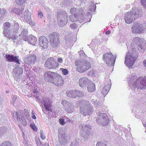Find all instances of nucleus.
Masks as SVG:
<instances>
[{
    "instance_id": "338daca9",
    "label": "nucleus",
    "mask_w": 146,
    "mask_h": 146,
    "mask_svg": "<svg viewBox=\"0 0 146 146\" xmlns=\"http://www.w3.org/2000/svg\"><path fill=\"white\" fill-rule=\"evenodd\" d=\"M1 13H2L3 15L5 14L6 13V11L5 10H1Z\"/></svg>"
},
{
    "instance_id": "37998d69",
    "label": "nucleus",
    "mask_w": 146,
    "mask_h": 146,
    "mask_svg": "<svg viewBox=\"0 0 146 146\" xmlns=\"http://www.w3.org/2000/svg\"><path fill=\"white\" fill-rule=\"evenodd\" d=\"M60 70L62 71L63 74L64 75H66L68 73V71L66 69L62 68H60Z\"/></svg>"
},
{
    "instance_id": "f704fd0d",
    "label": "nucleus",
    "mask_w": 146,
    "mask_h": 146,
    "mask_svg": "<svg viewBox=\"0 0 146 146\" xmlns=\"http://www.w3.org/2000/svg\"><path fill=\"white\" fill-rule=\"evenodd\" d=\"M0 135H1L4 134L7 131V128L6 127H3L0 128Z\"/></svg>"
},
{
    "instance_id": "603ef678",
    "label": "nucleus",
    "mask_w": 146,
    "mask_h": 146,
    "mask_svg": "<svg viewBox=\"0 0 146 146\" xmlns=\"http://www.w3.org/2000/svg\"><path fill=\"white\" fill-rule=\"evenodd\" d=\"M59 122L60 124L62 125H64L65 124L64 120L62 119H59Z\"/></svg>"
},
{
    "instance_id": "69168bd1",
    "label": "nucleus",
    "mask_w": 146,
    "mask_h": 146,
    "mask_svg": "<svg viewBox=\"0 0 146 146\" xmlns=\"http://www.w3.org/2000/svg\"><path fill=\"white\" fill-rule=\"evenodd\" d=\"M38 92L37 91V90L36 89H34L33 90V93L34 94H37Z\"/></svg>"
},
{
    "instance_id": "393cba45",
    "label": "nucleus",
    "mask_w": 146,
    "mask_h": 146,
    "mask_svg": "<svg viewBox=\"0 0 146 146\" xmlns=\"http://www.w3.org/2000/svg\"><path fill=\"white\" fill-rule=\"evenodd\" d=\"M23 73V70L21 68H15L13 71V73L15 76L21 75Z\"/></svg>"
},
{
    "instance_id": "13d9d810",
    "label": "nucleus",
    "mask_w": 146,
    "mask_h": 146,
    "mask_svg": "<svg viewBox=\"0 0 146 146\" xmlns=\"http://www.w3.org/2000/svg\"><path fill=\"white\" fill-rule=\"evenodd\" d=\"M23 36V40H25V41H26L27 40H28V37L27 36V35H25L24 36Z\"/></svg>"
},
{
    "instance_id": "2eb2a0df",
    "label": "nucleus",
    "mask_w": 146,
    "mask_h": 146,
    "mask_svg": "<svg viewBox=\"0 0 146 146\" xmlns=\"http://www.w3.org/2000/svg\"><path fill=\"white\" fill-rule=\"evenodd\" d=\"M125 22L129 24L131 23L133 20H135V19L131 13V11L127 12L124 18Z\"/></svg>"
},
{
    "instance_id": "6ab92c4d",
    "label": "nucleus",
    "mask_w": 146,
    "mask_h": 146,
    "mask_svg": "<svg viewBox=\"0 0 146 146\" xmlns=\"http://www.w3.org/2000/svg\"><path fill=\"white\" fill-rule=\"evenodd\" d=\"M59 141L61 145H64L67 143L68 139L66 135L64 133L60 134L59 135Z\"/></svg>"
},
{
    "instance_id": "20e7f679",
    "label": "nucleus",
    "mask_w": 146,
    "mask_h": 146,
    "mask_svg": "<svg viewBox=\"0 0 146 146\" xmlns=\"http://www.w3.org/2000/svg\"><path fill=\"white\" fill-rule=\"evenodd\" d=\"M12 114L15 121H18L19 119L24 126L27 125V122L24 117L22 111L20 110L17 111H13L12 113Z\"/></svg>"
},
{
    "instance_id": "7c9ffc66",
    "label": "nucleus",
    "mask_w": 146,
    "mask_h": 146,
    "mask_svg": "<svg viewBox=\"0 0 146 146\" xmlns=\"http://www.w3.org/2000/svg\"><path fill=\"white\" fill-rule=\"evenodd\" d=\"M140 40L141 38L139 37H136L133 39L131 42V45L133 46L136 44H139L140 43Z\"/></svg>"
},
{
    "instance_id": "4468645a",
    "label": "nucleus",
    "mask_w": 146,
    "mask_h": 146,
    "mask_svg": "<svg viewBox=\"0 0 146 146\" xmlns=\"http://www.w3.org/2000/svg\"><path fill=\"white\" fill-rule=\"evenodd\" d=\"M39 45L42 48L47 49L48 46V41L47 38L44 36H40L39 38Z\"/></svg>"
},
{
    "instance_id": "412c9836",
    "label": "nucleus",
    "mask_w": 146,
    "mask_h": 146,
    "mask_svg": "<svg viewBox=\"0 0 146 146\" xmlns=\"http://www.w3.org/2000/svg\"><path fill=\"white\" fill-rule=\"evenodd\" d=\"M57 74L55 72H52L51 71H47L44 74V76L45 79L48 80L50 82V80L56 76Z\"/></svg>"
},
{
    "instance_id": "aec40b11",
    "label": "nucleus",
    "mask_w": 146,
    "mask_h": 146,
    "mask_svg": "<svg viewBox=\"0 0 146 146\" xmlns=\"http://www.w3.org/2000/svg\"><path fill=\"white\" fill-rule=\"evenodd\" d=\"M133 15L136 19L140 17L142 15V11L140 9L136 8H132V11H131Z\"/></svg>"
},
{
    "instance_id": "6e6d98bb",
    "label": "nucleus",
    "mask_w": 146,
    "mask_h": 146,
    "mask_svg": "<svg viewBox=\"0 0 146 146\" xmlns=\"http://www.w3.org/2000/svg\"><path fill=\"white\" fill-rule=\"evenodd\" d=\"M38 17L40 18H42L43 16L42 13L40 11L38 12Z\"/></svg>"
},
{
    "instance_id": "9b49d317",
    "label": "nucleus",
    "mask_w": 146,
    "mask_h": 146,
    "mask_svg": "<svg viewBox=\"0 0 146 146\" xmlns=\"http://www.w3.org/2000/svg\"><path fill=\"white\" fill-rule=\"evenodd\" d=\"M145 25L139 23L134 24L132 27V30L134 33H141L145 30Z\"/></svg>"
},
{
    "instance_id": "79ce46f5",
    "label": "nucleus",
    "mask_w": 146,
    "mask_h": 146,
    "mask_svg": "<svg viewBox=\"0 0 146 146\" xmlns=\"http://www.w3.org/2000/svg\"><path fill=\"white\" fill-rule=\"evenodd\" d=\"M144 46V45H146V41L143 39H141L140 40V43H139Z\"/></svg>"
},
{
    "instance_id": "c85d7f7f",
    "label": "nucleus",
    "mask_w": 146,
    "mask_h": 146,
    "mask_svg": "<svg viewBox=\"0 0 146 146\" xmlns=\"http://www.w3.org/2000/svg\"><path fill=\"white\" fill-rule=\"evenodd\" d=\"M87 87L88 90L89 92H92L96 90L95 85L94 83H90L89 84Z\"/></svg>"
},
{
    "instance_id": "f257e3e1",
    "label": "nucleus",
    "mask_w": 146,
    "mask_h": 146,
    "mask_svg": "<svg viewBox=\"0 0 146 146\" xmlns=\"http://www.w3.org/2000/svg\"><path fill=\"white\" fill-rule=\"evenodd\" d=\"M77 70L80 73H84L91 68L90 62L86 60H78L75 62Z\"/></svg>"
},
{
    "instance_id": "a211bd4d",
    "label": "nucleus",
    "mask_w": 146,
    "mask_h": 146,
    "mask_svg": "<svg viewBox=\"0 0 146 146\" xmlns=\"http://www.w3.org/2000/svg\"><path fill=\"white\" fill-rule=\"evenodd\" d=\"M90 83V81L88 78L86 77H82L80 78L79 81L80 86L82 88H84L86 85Z\"/></svg>"
},
{
    "instance_id": "e433bc0d",
    "label": "nucleus",
    "mask_w": 146,
    "mask_h": 146,
    "mask_svg": "<svg viewBox=\"0 0 146 146\" xmlns=\"http://www.w3.org/2000/svg\"><path fill=\"white\" fill-rule=\"evenodd\" d=\"M4 29H7L9 28L11 26L9 22L6 23L4 24Z\"/></svg>"
},
{
    "instance_id": "3c124183",
    "label": "nucleus",
    "mask_w": 146,
    "mask_h": 146,
    "mask_svg": "<svg viewBox=\"0 0 146 146\" xmlns=\"http://www.w3.org/2000/svg\"><path fill=\"white\" fill-rule=\"evenodd\" d=\"M14 97V98L15 99V100L14 102L13 105L15 106H17V101H18V100L17 99V97L16 96H15Z\"/></svg>"
},
{
    "instance_id": "052dcab7",
    "label": "nucleus",
    "mask_w": 146,
    "mask_h": 146,
    "mask_svg": "<svg viewBox=\"0 0 146 146\" xmlns=\"http://www.w3.org/2000/svg\"><path fill=\"white\" fill-rule=\"evenodd\" d=\"M23 143L24 146H28V143L26 141L25 139H24L23 140Z\"/></svg>"
},
{
    "instance_id": "f8f14e48",
    "label": "nucleus",
    "mask_w": 146,
    "mask_h": 146,
    "mask_svg": "<svg viewBox=\"0 0 146 146\" xmlns=\"http://www.w3.org/2000/svg\"><path fill=\"white\" fill-rule=\"evenodd\" d=\"M141 77H139L135 80H133L129 82V85L130 88L132 90H135V88L141 89L140 81Z\"/></svg>"
},
{
    "instance_id": "473e14b6",
    "label": "nucleus",
    "mask_w": 146,
    "mask_h": 146,
    "mask_svg": "<svg viewBox=\"0 0 146 146\" xmlns=\"http://www.w3.org/2000/svg\"><path fill=\"white\" fill-rule=\"evenodd\" d=\"M3 34L4 35L7 37L9 39H10L11 34L10 31L8 29H5L3 32Z\"/></svg>"
},
{
    "instance_id": "5701e85b",
    "label": "nucleus",
    "mask_w": 146,
    "mask_h": 146,
    "mask_svg": "<svg viewBox=\"0 0 146 146\" xmlns=\"http://www.w3.org/2000/svg\"><path fill=\"white\" fill-rule=\"evenodd\" d=\"M31 13L28 11H25V12L24 19L27 23L30 25H33V24L31 21Z\"/></svg>"
},
{
    "instance_id": "72a5a7b5",
    "label": "nucleus",
    "mask_w": 146,
    "mask_h": 146,
    "mask_svg": "<svg viewBox=\"0 0 146 146\" xmlns=\"http://www.w3.org/2000/svg\"><path fill=\"white\" fill-rule=\"evenodd\" d=\"M35 140L36 144L38 146H43V144L40 140L39 138L38 137H36Z\"/></svg>"
},
{
    "instance_id": "5fc2aeb1",
    "label": "nucleus",
    "mask_w": 146,
    "mask_h": 146,
    "mask_svg": "<svg viewBox=\"0 0 146 146\" xmlns=\"http://www.w3.org/2000/svg\"><path fill=\"white\" fill-rule=\"evenodd\" d=\"M14 27L15 28V29L16 30H17L19 29V25H18V23H15L14 24Z\"/></svg>"
},
{
    "instance_id": "bb28decb",
    "label": "nucleus",
    "mask_w": 146,
    "mask_h": 146,
    "mask_svg": "<svg viewBox=\"0 0 146 146\" xmlns=\"http://www.w3.org/2000/svg\"><path fill=\"white\" fill-rule=\"evenodd\" d=\"M140 84L141 90H143L146 88V76L144 77L143 78H141Z\"/></svg>"
},
{
    "instance_id": "4be33fe9",
    "label": "nucleus",
    "mask_w": 146,
    "mask_h": 146,
    "mask_svg": "<svg viewBox=\"0 0 146 146\" xmlns=\"http://www.w3.org/2000/svg\"><path fill=\"white\" fill-rule=\"evenodd\" d=\"M67 102L66 101H64L62 102V104L65 108L66 110L68 113H71L73 111L74 107L72 105L68 103L67 105H64L66 104Z\"/></svg>"
},
{
    "instance_id": "4d7b16f0",
    "label": "nucleus",
    "mask_w": 146,
    "mask_h": 146,
    "mask_svg": "<svg viewBox=\"0 0 146 146\" xmlns=\"http://www.w3.org/2000/svg\"><path fill=\"white\" fill-rule=\"evenodd\" d=\"M17 38V36L15 35H12V36L11 35L10 39L13 40H15Z\"/></svg>"
},
{
    "instance_id": "c03bdc74",
    "label": "nucleus",
    "mask_w": 146,
    "mask_h": 146,
    "mask_svg": "<svg viewBox=\"0 0 146 146\" xmlns=\"http://www.w3.org/2000/svg\"><path fill=\"white\" fill-rule=\"evenodd\" d=\"M76 96H83V93L81 91H78L76 90Z\"/></svg>"
},
{
    "instance_id": "cd10ccee",
    "label": "nucleus",
    "mask_w": 146,
    "mask_h": 146,
    "mask_svg": "<svg viewBox=\"0 0 146 146\" xmlns=\"http://www.w3.org/2000/svg\"><path fill=\"white\" fill-rule=\"evenodd\" d=\"M37 42L36 38L34 36H32L29 37L28 42L31 44L35 45Z\"/></svg>"
},
{
    "instance_id": "0eeeda50",
    "label": "nucleus",
    "mask_w": 146,
    "mask_h": 146,
    "mask_svg": "<svg viewBox=\"0 0 146 146\" xmlns=\"http://www.w3.org/2000/svg\"><path fill=\"white\" fill-rule=\"evenodd\" d=\"M56 59L50 57L46 60L45 63V66L48 68L54 69L58 66V64L56 62Z\"/></svg>"
},
{
    "instance_id": "7ed1b4c3",
    "label": "nucleus",
    "mask_w": 146,
    "mask_h": 146,
    "mask_svg": "<svg viewBox=\"0 0 146 146\" xmlns=\"http://www.w3.org/2000/svg\"><path fill=\"white\" fill-rule=\"evenodd\" d=\"M129 50L126 55L125 64L129 68H131L136 60V58L133 55L132 50Z\"/></svg>"
},
{
    "instance_id": "a18cd8bd",
    "label": "nucleus",
    "mask_w": 146,
    "mask_h": 146,
    "mask_svg": "<svg viewBox=\"0 0 146 146\" xmlns=\"http://www.w3.org/2000/svg\"><path fill=\"white\" fill-rule=\"evenodd\" d=\"M40 138L42 139H45L46 137L44 134L43 133V132L41 131L40 132Z\"/></svg>"
},
{
    "instance_id": "39448f33",
    "label": "nucleus",
    "mask_w": 146,
    "mask_h": 146,
    "mask_svg": "<svg viewBox=\"0 0 146 146\" xmlns=\"http://www.w3.org/2000/svg\"><path fill=\"white\" fill-rule=\"evenodd\" d=\"M59 35L57 33H54L50 36V42L52 47L57 48L60 45V40L59 39Z\"/></svg>"
},
{
    "instance_id": "1a4fd4ad",
    "label": "nucleus",
    "mask_w": 146,
    "mask_h": 146,
    "mask_svg": "<svg viewBox=\"0 0 146 146\" xmlns=\"http://www.w3.org/2000/svg\"><path fill=\"white\" fill-rule=\"evenodd\" d=\"M57 18L58 24L60 27H63L66 25V23H67L68 19L67 14L65 12L58 13Z\"/></svg>"
},
{
    "instance_id": "2f4dec72",
    "label": "nucleus",
    "mask_w": 146,
    "mask_h": 146,
    "mask_svg": "<svg viewBox=\"0 0 146 146\" xmlns=\"http://www.w3.org/2000/svg\"><path fill=\"white\" fill-rule=\"evenodd\" d=\"M78 18L77 15L74 14L70 15L69 17V20L71 22L76 21L78 20Z\"/></svg>"
},
{
    "instance_id": "680f3d73",
    "label": "nucleus",
    "mask_w": 146,
    "mask_h": 146,
    "mask_svg": "<svg viewBox=\"0 0 146 146\" xmlns=\"http://www.w3.org/2000/svg\"><path fill=\"white\" fill-rule=\"evenodd\" d=\"M76 10L75 8H73L70 9V12L72 13H73L75 12L76 11Z\"/></svg>"
},
{
    "instance_id": "bf43d9fd",
    "label": "nucleus",
    "mask_w": 146,
    "mask_h": 146,
    "mask_svg": "<svg viewBox=\"0 0 146 146\" xmlns=\"http://www.w3.org/2000/svg\"><path fill=\"white\" fill-rule=\"evenodd\" d=\"M31 116L32 118L33 119H36V117L35 115L34 111H32V112H31Z\"/></svg>"
},
{
    "instance_id": "4c0bfd02",
    "label": "nucleus",
    "mask_w": 146,
    "mask_h": 146,
    "mask_svg": "<svg viewBox=\"0 0 146 146\" xmlns=\"http://www.w3.org/2000/svg\"><path fill=\"white\" fill-rule=\"evenodd\" d=\"M11 143L8 141H5L3 142L0 146H11Z\"/></svg>"
},
{
    "instance_id": "c9c22d12",
    "label": "nucleus",
    "mask_w": 146,
    "mask_h": 146,
    "mask_svg": "<svg viewBox=\"0 0 146 146\" xmlns=\"http://www.w3.org/2000/svg\"><path fill=\"white\" fill-rule=\"evenodd\" d=\"M16 2L18 5L23 4L27 3L26 0H16Z\"/></svg>"
},
{
    "instance_id": "58836bf2",
    "label": "nucleus",
    "mask_w": 146,
    "mask_h": 146,
    "mask_svg": "<svg viewBox=\"0 0 146 146\" xmlns=\"http://www.w3.org/2000/svg\"><path fill=\"white\" fill-rule=\"evenodd\" d=\"M138 49L140 51H143L144 50V49L143 48V46L141 44H138Z\"/></svg>"
},
{
    "instance_id": "864d4df0",
    "label": "nucleus",
    "mask_w": 146,
    "mask_h": 146,
    "mask_svg": "<svg viewBox=\"0 0 146 146\" xmlns=\"http://www.w3.org/2000/svg\"><path fill=\"white\" fill-rule=\"evenodd\" d=\"M70 27L73 29H75L77 28V25L75 23L71 24L70 25Z\"/></svg>"
},
{
    "instance_id": "9d476101",
    "label": "nucleus",
    "mask_w": 146,
    "mask_h": 146,
    "mask_svg": "<svg viewBox=\"0 0 146 146\" xmlns=\"http://www.w3.org/2000/svg\"><path fill=\"white\" fill-rule=\"evenodd\" d=\"M92 128L91 126L87 125H85L84 124H81L79 125V128L81 130L80 135L84 137H86L89 135L90 132L89 130Z\"/></svg>"
},
{
    "instance_id": "8fccbe9b",
    "label": "nucleus",
    "mask_w": 146,
    "mask_h": 146,
    "mask_svg": "<svg viewBox=\"0 0 146 146\" xmlns=\"http://www.w3.org/2000/svg\"><path fill=\"white\" fill-rule=\"evenodd\" d=\"M96 146H107L103 143L98 142L96 144Z\"/></svg>"
},
{
    "instance_id": "dca6fc26",
    "label": "nucleus",
    "mask_w": 146,
    "mask_h": 146,
    "mask_svg": "<svg viewBox=\"0 0 146 146\" xmlns=\"http://www.w3.org/2000/svg\"><path fill=\"white\" fill-rule=\"evenodd\" d=\"M36 59V57L35 55H30L28 57L25 58V62L28 65H30L34 63Z\"/></svg>"
},
{
    "instance_id": "b1692460",
    "label": "nucleus",
    "mask_w": 146,
    "mask_h": 146,
    "mask_svg": "<svg viewBox=\"0 0 146 146\" xmlns=\"http://www.w3.org/2000/svg\"><path fill=\"white\" fill-rule=\"evenodd\" d=\"M51 104V103L49 99H46L44 100V106L46 110L49 111L50 110Z\"/></svg>"
},
{
    "instance_id": "423d86ee",
    "label": "nucleus",
    "mask_w": 146,
    "mask_h": 146,
    "mask_svg": "<svg viewBox=\"0 0 146 146\" xmlns=\"http://www.w3.org/2000/svg\"><path fill=\"white\" fill-rule=\"evenodd\" d=\"M115 57L111 53H107L103 56V59L108 66L113 65L115 61Z\"/></svg>"
},
{
    "instance_id": "c756f323",
    "label": "nucleus",
    "mask_w": 146,
    "mask_h": 146,
    "mask_svg": "<svg viewBox=\"0 0 146 146\" xmlns=\"http://www.w3.org/2000/svg\"><path fill=\"white\" fill-rule=\"evenodd\" d=\"M76 90H75L69 91L67 94V96L69 97L74 98L76 97Z\"/></svg>"
},
{
    "instance_id": "e2e57ef3",
    "label": "nucleus",
    "mask_w": 146,
    "mask_h": 146,
    "mask_svg": "<svg viewBox=\"0 0 146 146\" xmlns=\"http://www.w3.org/2000/svg\"><path fill=\"white\" fill-rule=\"evenodd\" d=\"M57 61L59 63H61L62 62V58H59L58 59Z\"/></svg>"
},
{
    "instance_id": "a19ab883",
    "label": "nucleus",
    "mask_w": 146,
    "mask_h": 146,
    "mask_svg": "<svg viewBox=\"0 0 146 146\" xmlns=\"http://www.w3.org/2000/svg\"><path fill=\"white\" fill-rule=\"evenodd\" d=\"M14 11L15 13L18 15L21 14L22 12V11H21L18 9H14Z\"/></svg>"
},
{
    "instance_id": "f3484780",
    "label": "nucleus",
    "mask_w": 146,
    "mask_h": 146,
    "mask_svg": "<svg viewBox=\"0 0 146 146\" xmlns=\"http://www.w3.org/2000/svg\"><path fill=\"white\" fill-rule=\"evenodd\" d=\"M5 56L8 61L12 62H15L20 64L19 60L17 56H14L13 55L9 54H6Z\"/></svg>"
},
{
    "instance_id": "0e129e2a",
    "label": "nucleus",
    "mask_w": 146,
    "mask_h": 146,
    "mask_svg": "<svg viewBox=\"0 0 146 146\" xmlns=\"http://www.w3.org/2000/svg\"><path fill=\"white\" fill-rule=\"evenodd\" d=\"M31 128H32L34 131H36L37 130L36 127L33 125H31Z\"/></svg>"
},
{
    "instance_id": "a878e982",
    "label": "nucleus",
    "mask_w": 146,
    "mask_h": 146,
    "mask_svg": "<svg viewBox=\"0 0 146 146\" xmlns=\"http://www.w3.org/2000/svg\"><path fill=\"white\" fill-rule=\"evenodd\" d=\"M110 81L107 84H106L104 87L102 89V93L103 95L107 94L108 92V90H109L111 86V84L110 83Z\"/></svg>"
},
{
    "instance_id": "f03ea898",
    "label": "nucleus",
    "mask_w": 146,
    "mask_h": 146,
    "mask_svg": "<svg viewBox=\"0 0 146 146\" xmlns=\"http://www.w3.org/2000/svg\"><path fill=\"white\" fill-rule=\"evenodd\" d=\"M93 108L89 102L83 101L81 104L80 111L81 113L84 116L89 115L93 111Z\"/></svg>"
},
{
    "instance_id": "ea45409f",
    "label": "nucleus",
    "mask_w": 146,
    "mask_h": 146,
    "mask_svg": "<svg viewBox=\"0 0 146 146\" xmlns=\"http://www.w3.org/2000/svg\"><path fill=\"white\" fill-rule=\"evenodd\" d=\"M93 3V4L91 5V8L90 9V11H92L96 9V6L95 4H94L93 2H92Z\"/></svg>"
},
{
    "instance_id": "774afa93",
    "label": "nucleus",
    "mask_w": 146,
    "mask_h": 146,
    "mask_svg": "<svg viewBox=\"0 0 146 146\" xmlns=\"http://www.w3.org/2000/svg\"><path fill=\"white\" fill-rule=\"evenodd\" d=\"M143 64L144 66L146 68V60L143 61Z\"/></svg>"
},
{
    "instance_id": "de8ad7c7",
    "label": "nucleus",
    "mask_w": 146,
    "mask_h": 146,
    "mask_svg": "<svg viewBox=\"0 0 146 146\" xmlns=\"http://www.w3.org/2000/svg\"><path fill=\"white\" fill-rule=\"evenodd\" d=\"M95 72H96V71L94 70H92L89 72L88 74L91 76L95 75Z\"/></svg>"
},
{
    "instance_id": "6e6552de",
    "label": "nucleus",
    "mask_w": 146,
    "mask_h": 146,
    "mask_svg": "<svg viewBox=\"0 0 146 146\" xmlns=\"http://www.w3.org/2000/svg\"><path fill=\"white\" fill-rule=\"evenodd\" d=\"M109 122L108 117L106 114L100 113L97 119V122L104 126L107 125Z\"/></svg>"
},
{
    "instance_id": "09e8293b",
    "label": "nucleus",
    "mask_w": 146,
    "mask_h": 146,
    "mask_svg": "<svg viewBox=\"0 0 146 146\" xmlns=\"http://www.w3.org/2000/svg\"><path fill=\"white\" fill-rule=\"evenodd\" d=\"M141 4L145 8H146V0H141Z\"/></svg>"
},
{
    "instance_id": "49530a36",
    "label": "nucleus",
    "mask_w": 146,
    "mask_h": 146,
    "mask_svg": "<svg viewBox=\"0 0 146 146\" xmlns=\"http://www.w3.org/2000/svg\"><path fill=\"white\" fill-rule=\"evenodd\" d=\"M27 31L26 29H24L22 32L21 35L22 36L27 35Z\"/></svg>"
},
{
    "instance_id": "ddd939ff",
    "label": "nucleus",
    "mask_w": 146,
    "mask_h": 146,
    "mask_svg": "<svg viewBox=\"0 0 146 146\" xmlns=\"http://www.w3.org/2000/svg\"><path fill=\"white\" fill-rule=\"evenodd\" d=\"M50 82L57 86H61L64 84L63 80L62 77L57 74L54 78L50 80Z\"/></svg>"
}]
</instances>
